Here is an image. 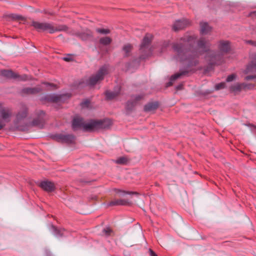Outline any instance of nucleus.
<instances>
[{
  "instance_id": "32",
  "label": "nucleus",
  "mask_w": 256,
  "mask_h": 256,
  "mask_svg": "<svg viewBox=\"0 0 256 256\" xmlns=\"http://www.w3.org/2000/svg\"><path fill=\"white\" fill-rule=\"evenodd\" d=\"M134 106V104L133 102H128L127 103V104H126V108L128 109H130V107H132Z\"/></svg>"
},
{
  "instance_id": "5",
  "label": "nucleus",
  "mask_w": 256,
  "mask_h": 256,
  "mask_svg": "<svg viewBox=\"0 0 256 256\" xmlns=\"http://www.w3.org/2000/svg\"><path fill=\"white\" fill-rule=\"evenodd\" d=\"M12 112L8 108H5L0 104V118L2 119L0 120V130L2 128L6 122L10 120Z\"/></svg>"
},
{
  "instance_id": "4",
  "label": "nucleus",
  "mask_w": 256,
  "mask_h": 256,
  "mask_svg": "<svg viewBox=\"0 0 256 256\" xmlns=\"http://www.w3.org/2000/svg\"><path fill=\"white\" fill-rule=\"evenodd\" d=\"M174 49L176 52L178 53V59H179L180 60H184L185 58H184V56H198V53L196 52H190V51H185L182 48L181 45L178 44H174ZM191 59V58H186V60H190Z\"/></svg>"
},
{
  "instance_id": "9",
  "label": "nucleus",
  "mask_w": 256,
  "mask_h": 256,
  "mask_svg": "<svg viewBox=\"0 0 256 256\" xmlns=\"http://www.w3.org/2000/svg\"><path fill=\"white\" fill-rule=\"evenodd\" d=\"M198 48L200 51L206 52L210 46V44L204 38H201L198 42Z\"/></svg>"
},
{
  "instance_id": "34",
  "label": "nucleus",
  "mask_w": 256,
  "mask_h": 256,
  "mask_svg": "<svg viewBox=\"0 0 256 256\" xmlns=\"http://www.w3.org/2000/svg\"><path fill=\"white\" fill-rule=\"evenodd\" d=\"M149 252L150 253V256H158L151 249L149 250Z\"/></svg>"
},
{
  "instance_id": "11",
  "label": "nucleus",
  "mask_w": 256,
  "mask_h": 256,
  "mask_svg": "<svg viewBox=\"0 0 256 256\" xmlns=\"http://www.w3.org/2000/svg\"><path fill=\"white\" fill-rule=\"evenodd\" d=\"M254 86L250 85V86H246L244 84H239L236 83L234 84L233 86L231 87V90L233 92H236L240 90L242 88H253Z\"/></svg>"
},
{
  "instance_id": "35",
  "label": "nucleus",
  "mask_w": 256,
  "mask_h": 256,
  "mask_svg": "<svg viewBox=\"0 0 256 256\" xmlns=\"http://www.w3.org/2000/svg\"><path fill=\"white\" fill-rule=\"evenodd\" d=\"M256 76H248L246 77L245 79L246 80H250V79H252L254 78H256Z\"/></svg>"
},
{
  "instance_id": "41",
  "label": "nucleus",
  "mask_w": 256,
  "mask_h": 256,
  "mask_svg": "<svg viewBox=\"0 0 256 256\" xmlns=\"http://www.w3.org/2000/svg\"><path fill=\"white\" fill-rule=\"evenodd\" d=\"M214 59H216V56H214Z\"/></svg>"
},
{
  "instance_id": "27",
  "label": "nucleus",
  "mask_w": 256,
  "mask_h": 256,
  "mask_svg": "<svg viewBox=\"0 0 256 256\" xmlns=\"http://www.w3.org/2000/svg\"><path fill=\"white\" fill-rule=\"evenodd\" d=\"M127 162V160L124 157H120L116 160V162L119 164H124Z\"/></svg>"
},
{
  "instance_id": "26",
  "label": "nucleus",
  "mask_w": 256,
  "mask_h": 256,
  "mask_svg": "<svg viewBox=\"0 0 256 256\" xmlns=\"http://www.w3.org/2000/svg\"><path fill=\"white\" fill-rule=\"evenodd\" d=\"M42 84L46 88H47L48 90H54L56 88L54 84H49L48 82H44Z\"/></svg>"
},
{
  "instance_id": "18",
  "label": "nucleus",
  "mask_w": 256,
  "mask_h": 256,
  "mask_svg": "<svg viewBox=\"0 0 256 256\" xmlns=\"http://www.w3.org/2000/svg\"><path fill=\"white\" fill-rule=\"evenodd\" d=\"M158 106V104L156 102L150 103L145 106L144 110L146 111H152L154 110Z\"/></svg>"
},
{
  "instance_id": "13",
  "label": "nucleus",
  "mask_w": 256,
  "mask_h": 256,
  "mask_svg": "<svg viewBox=\"0 0 256 256\" xmlns=\"http://www.w3.org/2000/svg\"><path fill=\"white\" fill-rule=\"evenodd\" d=\"M200 32L202 34H207L211 30V27H210L208 23L206 22H202L200 24Z\"/></svg>"
},
{
  "instance_id": "37",
  "label": "nucleus",
  "mask_w": 256,
  "mask_h": 256,
  "mask_svg": "<svg viewBox=\"0 0 256 256\" xmlns=\"http://www.w3.org/2000/svg\"><path fill=\"white\" fill-rule=\"evenodd\" d=\"M64 60H65L66 61H69L70 60V59L68 58H64Z\"/></svg>"
},
{
  "instance_id": "16",
  "label": "nucleus",
  "mask_w": 256,
  "mask_h": 256,
  "mask_svg": "<svg viewBox=\"0 0 256 256\" xmlns=\"http://www.w3.org/2000/svg\"><path fill=\"white\" fill-rule=\"evenodd\" d=\"M256 69V54L254 57L252 58V64L248 66L246 70V73H248L250 72H254Z\"/></svg>"
},
{
  "instance_id": "14",
  "label": "nucleus",
  "mask_w": 256,
  "mask_h": 256,
  "mask_svg": "<svg viewBox=\"0 0 256 256\" xmlns=\"http://www.w3.org/2000/svg\"><path fill=\"white\" fill-rule=\"evenodd\" d=\"M186 24L185 20H178L175 22L174 24L173 28L175 30H178L184 28Z\"/></svg>"
},
{
  "instance_id": "17",
  "label": "nucleus",
  "mask_w": 256,
  "mask_h": 256,
  "mask_svg": "<svg viewBox=\"0 0 256 256\" xmlns=\"http://www.w3.org/2000/svg\"><path fill=\"white\" fill-rule=\"evenodd\" d=\"M130 204V202L126 200H119L111 202L110 204V206L114 205H122L126 206Z\"/></svg>"
},
{
  "instance_id": "8",
  "label": "nucleus",
  "mask_w": 256,
  "mask_h": 256,
  "mask_svg": "<svg viewBox=\"0 0 256 256\" xmlns=\"http://www.w3.org/2000/svg\"><path fill=\"white\" fill-rule=\"evenodd\" d=\"M219 50L222 52H227L230 48L229 42L226 40L220 41L218 44Z\"/></svg>"
},
{
  "instance_id": "15",
  "label": "nucleus",
  "mask_w": 256,
  "mask_h": 256,
  "mask_svg": "<svg viewBox=\"0 0 256 256\" xmlns=\"http://www.w3.org/2000/svg\"><path fill=\"white\" fill-rule=\"evenodd\" d=\"M152 36L150 34H146L144 37L141 44L140 48L142 49L149 44L152 39Z\"/></svg>"
},
{
  "instance_id": "29",
  "label": "nucleus",
  "mask_w": 256,
  "mask_h": 256,
  "mask_svg": "<svg viewBox=\"0 0 256 256\" xmlns=\"http://www.w3.org/2000/svg\"><path fill=\"white\" fill-rule=\"evenodd\" d=\"M225 84L224 82H222L220 84H218L216 86V89L217 90H220L221 88H222L224 87Z\"/></svg>"
},
{
  "instance_id": "3",
  "label": "nucleus",
  "mask_w": 256,
  "mask_h": 256,
  "mask_svg": "<svg viewBox=\"0 0 256 256\" xmlns=\"http://www.w3.org/2000/svg\"><path fill=\"white\" fill-rule=\"evenodd\" d=\"M108 73V68L106 66L102 67L98 73L92 76L90 79L86 81V84L90 86H94L99 81L102 80L104 76Z\"/></svg>"
},
{
  "instance_id": "28",
  "label": "nucleus",
  "mask_w": 256,
  "mask_h": 256,
  "mask_svg": "<svg viewBox=\"0 0 256 256\" xmlns=\"http://www.w3.org/2000/svg\"><path fill=\"white\" fill-rule=\"evenodd\" d=\"M236 76L235 74H231L230 76H229L227 78H226V82H232V81L234 80L235 79Z\"/></svg>"
},
{
  "instance_id": "6",
  "label": "nucleus",
  "mask_w": 256,
  "mask_h": 256,
  "mask_svg": "<svg viewBox=\"0 0 256 256\" xmlns=\"http://www.w3.org/2000/svg\"><path fill=\"white\" fill-rule=\"evenodd\" d=\"M1 74L8 78H12L14 79H17L20 80H26L27 79L26 76H18L17 74L14 73L12 70H2Z\"/></svg>"
},
{
  "instance_id": "20",
  "label": "nucleus",
  "mask_w": 256,
  "mask_h": 256,
  "mask_svg": "<svg viewBox=\"0 0 256 256\" xmlns=\"http://www.w3.org/2000/svg\"><path fill=\"white\" fill-rule=\"evenodd\" d=\"M184 72L177 73L172 76L170 78V82L167 84V86H169L172 84L173 82L176 79L179 78L182 75L184 74Z\"/></svg>"
},
{
  "instance_id": "10",
  "label": "nucleus",
  "mask_w": 256,
  "mask_h": 256,
  "mask_svg": "<svg viewBox=\"0 0 256 256\" xmlns=\"http://www.w3.org/2000/svg\"><path fill=\"white\" fill-rule=\"evenodd\" d=\"M26 116V110H24L22 112H20L16 116V118L15 122L16 126V128L22 130V128L18 126V123H22L24 118H25Z\"/></svg>"
},
{
  "instance_id": "1",
  "label": "nucleus",
  "mask_w": 256,
  "mask_h": 256,
  "mask_svg": "<svg viewBox=\"0 0 256 256\" xmlns=\"http://www.w3.org/2000/svg\"><path fill=\"white\" fill-rule=\"evenodd\" d=\"M111 124L109 120H90L88 122H84L80 118H75L73 120L72 126L74 130L82 129L85 131H93L100 128H106Z\"/></svg>"
},
{
  "instance_id": "38",
  "label": "nucleus",
  "mask_w": 256,
  "mask_h": 256,
  "mask_svg": "<svg viewBox=\"0 0 256 256\" xmlns=\"http://www.w3.org/2000/svg\"><path fill=\"white\" fill-rule=\"evenodd\" d=\"M81 37H82V38H83V39H86V37H85V36H84V34H82V35L81 36Z\"/></svg>"
},
{
  "instance_id": "25",
  "label": "nucleus",
  "mask_w": 256,
  "mask_h": 256,
  "mask_svg": "<svg viewBox=\"0 0 256 256\" xmlns=\"http://www.w3.org/2000/svg\"><path fill=\"white\" fill-rule=\"evenodd\" d=\"M116 94L110 92H106V96L108 99H112L114 98Z\"/></svg>"
},
{
  "instance_id": "23",
  "label": "nucleus",
  "mask_w": 256,
  "mask_h": 256,
  "mask_svg": "<svg viewBox=\"0 0 256 256\" xmlns=\"http://www.w3.org/2000/svg\"><path fill=\"white\" fill-rule=\"evenodd\" d=\"M131 50L132 46L129 44L125 45L123 48V51L126 55H128Z\"/></svg>"
},
{
  "instance_id": "7",
  "label": "nucleus",
  "mask_w": 256,
  "mask_h": 256,
  "mask_svg": "<svg viewBox=\"0 0 256 256\" xmlns=\"http://www.w3.org/2000/svg\"><path fill=\"white\" fill-rule=\"evenodd\" d=\"M40 186L44 190L50 192L54 190V184L49 181H44L40 184Z\"/></svg>"
},
{
  "instance_id": "30",
  "label": "nucleus",
  "mask_w": 256,
  "mask_h": 256,
  "mask_svg": "<svg viewBox=\"0 0 256 256\" xmlns=\"http://www.w3.org/2000/svg\"><path fill=\"white\" fill-rule=\"evenodd\" d=\"M103 232H104L106 234H108L110 232L111 230L109 228H106L104 230Z\"/></svg>"
},
{
  "instance_id": "21",
  "label": "nucleus",
  "mask_w": 256,
  "mask_h": 256,
  "mask_svg": "<svg viewBox=\"0 0 256 256\" xmlns=\"http://www.w3.org/2000/svg\"><path fill=\"white\" fill-rule=\"evenodd\" d=\"M40 90L39 88H26L23 90L24 92L26 94H34Z\"/></svg>"
},
{
  "instance_id": "2",
  "label": "nucleus",
  "mask_w": 256,
  "mask_h": 256,
  "mask_svg": "<svg viewBox=\"0 0 256 256\" xmlns=\"http://www.w3.org/2000/svg\"><path fill=\"white\" fill-rule=\"evenodd\" d=\"M32 25L38 31H48L50 33H54L58 31L65 30L66 27L65 26H54L52 24L46 22H34Z\"/></svg>"
},
{
  "instance_id": "19",
  "label": "nucleus",
  "mask_w": 256,
  "mask_h": 256,
  "mask_svg": "<svg viewBox=\"0 0 256 256\" xmlns=\"http://www.w3.org/2000/svg\"><path fill=\"white\" fill-rule=\"evenodd\" d=\"M111 42V38L108 36L102 38L100 40V43L104 46L109 44Z\"/></svg>"
},
{
  "instance_id": "22",
  "label": "nucleus",
  "mask_w": 256,
  "mask_h": 256,
  "mask_svg": "<svg viewBox=\"0 0 256 256\" xmlns=\"http://www.w3.org/2000/svg\"><path fill=\"white\" fill-rule=\"evenodd\" d=\"M118 194H119L120 196H124L125 194H136L138 195V194L136 192H126L120 190H118Z\"/></svg>"
},
{
  "instance_id": "12",
  "label": "nucleus",
  "mask_w": 256,
  "mask_h": 256,
  "mask_svg": "<svg viewBox=\"0 0 256 256\" xmlns=\"http://www.w3.org/2000/svg\"><path fill=\"white\" fill-rule=\"evenodd\" d=\"M58 140L66 142H72L74 140V137L72 135H60L58 136Z\"/></svg>"
},
{
  "instance_id": "31",
  "label": "nucleus",
  "mask_w": 256,
  "mask_h": 256,
  "mask_svg": "<svg viewBox=\"0 0 256 256\" xmlns=\"http://www.w3.org/2000/svg\"><path fill=\"white\" fill-rule=\"evenodd\" d=\"M89 102L88 100L84 101L81 104L82 107H86L88 106Z\"/></svg>"
},
{
  "instance_id": "24",
  "label": "nucleus",
  "mask_w": 256,
  "mask_h": 256,
  "mask_svg": "<svg viewBox=\"0 0 256 256\" xmlns=\"http://www.w3.org/2000/svg\"><path fill=\"white\" fill-rule=\"evenodd\" d=\"M96 32L101 34H108L110 32V30L107 28H96Z\"/></svg>"
},
{
  "instance_id": "40",
  "label": "nucleus",
  "mask_w": 256,
  "mask_h": 256,
  "mask_svg": "<svg viewBox=\"0 0 256 256\" xmlns=\"http://www.w3.org/2000/svg\"><path fill=\"white\" fill-rule=\"evenodd\" d=\"M57 100H58V99H57L56 98H54L53 99V100H54V101H56Z\"/></svg>"
},
{
  "instance_id": "36",
  "label": "nucleus",
  "mask_w": 256,
  "mask_h": 256,
  "mask_svg": "<svg viewBox=\"0 0 256 256\" xmlns=\"http://www.w3.org/2000/svg\"><path fill=\"white\" fill-rule=\"evenodd\" d=\"M86 35L88 37L91 36H92L91 32L89 30H87Z\"/></svg>"
},
{
  "instance_id": "33",
  "label": "nucleus",
  "mask_w": 256,
  "mask_h": 256,
  "mask_svg": "<svg viewBox=\"0 0 256 256\" xmlns=\"http://www.w3.org/2000/svg\"><path fill=\"white\" fill-rule=\"evenodd\" d=\"M246 44H250L252 45H254V46H256V42H254L252 40H246Z\"/></svg>"
},
{
  "instance_id": "39",
  "label": "nucleus",
  "mask_w": 256,
  "mask_h": 256,
  "mask_svg": "<svg viewBox=\"0 0 256 256\" xmlns=\"http://www.w3.org/2000/svg\"><path fill=\"white\" fill-rule=\"evenodd\" d=\"M140 98H141L140 96H139L136 97V100H138L140 99Z\"/></svg>"
}]
</instances>
